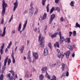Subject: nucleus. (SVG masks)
I'll use <instances>...</instances> for the list:
<instances>
[{
	"label": "nucleus",
	"instance_id": "obj_1",
	"mask_svg": "<svg viewBox=\"0 0 80 80\" xmlns=\"http://www.w3.org/2000/svg\"><path fill=\"white\" fill-rule=\"evenodd\" d=\"M2 16H4L5 13V10H6V7H7V4L5 3L4 0H2Z\"/></svg>",
	"mask_w": 80,
	"mask_h": 80
},
{
	"label": "nucleus",
	"instance_id": "obj_2",
	"mask_svg": "<svg viewBox=\"0 0 80 80\" xmlns=\"http://www.w3.org/2000/svg\"><path fill=\"white\" fill-rule=\"evenodd\" d=\"M41 35H42V34H40V36L38 37V40L39 42V41L40 42V45H41L42 48H43L44 47V43H45V41L43 40H44V38L43 37H41Z\"/></svg>",
	"mask_w": 80,
	"mask_h": 80
},
{
	"label": "nucleus",
	"instance_id": "obj_3",
	"mask_svg": "<svg viewBox=\"0 0 80 80\" xmlns=\"http://www.w3.org/2000/svg\"><path fill=\"white\" fill-rule=\"evenodd\" d=\"M58 34L59 35L60 39L59 41L60 44L63 43L64 40H65V38H64V37L62 36V33H61V32H59Z\"/></svg>",
	"mask_w": 80,
	"mask_h": 80
},
{
	"label": "nucleus",
	"instance_id": "obj_4",
	"mask_svg": "<svg viewBox=\"0 0 80 80\" xmlns=\"http://www.w3.org/2000/svg\"><path fill=\"white\" fill-rule=\"evenodd\" d=\"M34 12V11L33 10V8H31L29 9V14L31 17L32 16L33 13Z\"/></svg>",
	"mask_w": 80,
	"mask_h": 80
},
{
	"label": "nucleus",
	"instance_id": "obj_5",
	"mask_svg": "<svg viewBox=\"0 0 80 80\" xmlns=\"http://www.w3.org/2000/svg\"><path fill=\"white\" fill-rule=\"evenodd\" d=\"M74 48H75V46L73 45L71 46L68 45V48L69 49L70 51H72L74 49Z\"/></svg>",
	"mask_w": 80,
	"mask_h": 80
},
{
	"label": "nucleus",
	"instance_id": "obj_6",
	"mask_svg": "<svg viewBox=\"0 0 80 80\" xmlns=\"http://www.w3.org/2000/svg\"><path fill=\"white\" fill-rule=\"evenodd\" d=\"M25 49V46L22 45L21 46V47L19 48V51L21 52V53L22 54L23 53V50Z\"/></svg>",
	"mask_w": 80,
	"mask_h": 80
},
{
	"label": "nucleus",
	"instance_id": "obj_7",
	"mask_svg": "<svg viewBox=\"0 0 80 80\" xmlns=\"http://www.w3.org/2000/svg\"><path fill=\"white\" fill-rule=\"evenodd\" d=\"M32 55L33 57H34L35 60H37V59H38V54L37 52H34L33 53Z\"/></svg>",
	"mask_w": 80,
	"mask_h": 80
},
{
	"label": "nucleus",
	"instance_id": "obj_8",
	"mask_svg": "<svg viewBox=\"0 0 80 80\" xmlns=\"http://www.w3.org/2000/svg\"><path fill=\"white\" fill-rule=\"evenodd\" d=\"M14 6L13 10V11H15L16 8H17V7H18V2L17 0L16 2L14 3Z\"/></svg>",
	"mask_w": 80,
	"mask_h": 80
},
{
	"label": "nucleus",
	"instance_id": "obj_9",
	"mask_svg": "<svg viewBox=\"0 0 80 80\" xmlns=\"http://www.w3.org/2000/svg\"><path fill=\"white\" fill-rule=\"evenodd\" d=\"M6 30V27H4L3 29V31L2 34L1 33H0V37H4V36H5V35Z\"/></svg>",
	"mask_w": 80,
	"mask_h": 80
},
{
	"label": "nucleus",
	"instance_id": "obj_10",
	"mask_svg": "<svg viewBox=\"0 0 80 80\" xmlns=\"http://www.w3.org/2000/svg\"><path fill=\"white\" fill-rule=\"evenodd\" d=\"M43 52V55H44V56H47V55H48V49L47 48H45Z\"/></svg>",
	"mask_w": 80,
	"mask_h": 80
},
{
	"label": "nucleus",
	"instance_id": "obj_11",
	"mask_svg": "<svg viewBox=\"0 0 80 80\" xmlns=\"http://www.w3.org/2000/svg\"><path fill=\"white\" fill-rule=\"evenodd\" d=\"M58 35V32L55 33L52 35V34L51 33H50L49 35V36H51L52 38L53 39L54 37H56V35Z\"/></svg>",
	"mask_w": 80,
	"mask_h": 80
},
{
	"label": "nucleus",
	"instance_id": "obj_12",
	"mask_svg": "<svg viewBox=\"0 0 80 80\" xmlns=\"http://www.w3.org/2000/svg\"><path fill=\"white\" fill-rule=\"evenodd\" d=\"M65 54L67 58H69V55H70V52L69 51H68L65 53Z\"/></svg>",
	"mask_w": 80,
	"mask_h": 80
},
{
	"label": "nucleus",
	"instance_id": "obj_13",
	"mask_svg": "<svg viewBox=\"0 0 80 80\" xmlns=\"http://www.w3.org/2000/svg\"><path fill=\"white\" fill-rule=\"evenodd\" d=\"M7 61L5 60L4 61V65L2 67V70H5V68H6V64H7Z\"/></svg>",
	"mask_w": 80,
	"mask_h": 80
},
{
	"label": "nucleus",
	"instance_id": "obj_14",
	"mask_svg": "<svg viewBox=\"0 0 80 80\" xmlns=\"http://www.w3.org/2000/svg\"><path fill=\"white\" fill-rule=\"evenodd\" d=\"M47 67H46L44 68H43L41 70L42 72V73H44L45 72H47Z\"/></svg>",
	"mask_w": 80,
	"mask_h": 80
},
{
	"label": "nucleus",
	"instance_id": "obj_15",
	"mask_svg": "<svg viewBox=\"0 0 80 80\" xmlns=\"http://www.w3.org/2000/svg\"><path fill=\"white\" fill-rule=\"evenodd\" d=\"M28 56L27 58L28 60H31V57L30 56V51H29L28 53Z\"/></svg>",
	"mask_w": 80,
	"mask_h": 80
},
{
	"label": "nucleus",
	"instance_id": "obj_16",
	"mask_svg": "<svg viewBox=\"0 0 80 80\" xmlns=\"http://www.w3.org/2000/svg\"><path fill=\"white\" fill-rule=\"evenodd\" d=\"M54 18H55V14H52L50 16V20H53Z\"/></svg>",
	"mask_w": 80,
	"mask_h": 80
},
{
	"label": "nucleus",
	"instance_id": "obj_17",
	"mask_svg": "<svg viewBox=\"0 0 80 80\" xmlns=\"http://www.w3.org/2000/svg\"><path fill=\"white\" fill-rule=\"evenodd\" d=\"M58 51L59 52H58V58H61V57H62V54H61L60 52V50L58 49Z\"/></svg>",
	"mask_w": 80,
	"mask_h": 80
},
{
	"label": "nucleus",
	"instance_id": "obj_18",
	"mask_svg": "<svg viewBox=\"0 0 80 80\" xmlns=\"http://www.w3.org/2000/svg\"><path fill=\"white\" fill-rule=\"evenodd\" d=\"M39 80H42L43 79V78H44V76L42 74H40L39 75Z\"/></svg>",
	"mask_w": 80,
	"mask_h": 80
},
{
	"label": "nucleus",
	"instance_id": "obj_19",
	"mask_svg": "<svg viewBox=\"0 0 80 80\" xmlns=\"http://www.w3.org/2000/svg\"><path fill=\"white\" fill-rule=\"evenodd\" d=\"M27 21L26 20V21L25 23L23 25V28H22L23 30H25V29L26 28V26H27Z\"/></svg>",
	"mask_w": 80,
	"mask_h": 80
},
{
	"label": "nucleus",
	"instance_id": "obj_20",
	"mask_svg": "<svg viewBox=\"0 0 80 80\" xmlns=\"http://www.w3.org/2000/svg\"><path fill=\"white\" fill-rule=\"evenodd\" d=\"M46 17H47V14L46 13H44L42 18V20H45V19L46 18Z\"/></svg>",
	"mask_w": 80,
	"mask_h": 80
},
{
	"label": "nucleus",
	"instance_id": "obj_21",
	"mask_svg": "<svg viewBox=\"0 0 80 80\" xmlns=\"http://www.w3.org/2000/svg\"><path fill=\"white\" fill-rule=\"evenodd\" d=\"M22 28V25L21 24V23H20L19 25L18 29V32H19L20 30V29Z\"/></svg>",
	"mask_w": 80,
	"mask_h": 80
},
{
	"label": "nucleus",
	"instance_id": "obj_22",
	"mask_svg": "<svg viewBox=\"0 0 80 80\" xmlns=\"http://www.w3.org/2000/svg\"><path fill=\"white\" fill-rule=\"evenodd\" d=\"M12 54L11 55L12 58L13 60H15V58H14V56H13V55L14 54V53H13V50H12Z\"/></svg>",
	"mask_w": 80,
	"mask_h": 80
},
{
	"label": "nucleus",
	"instance_id": "obj_23",
	"mask_svg": "<svg viewBox=\"0 0 80 80\" xmlns=\"http://www.w3.org/2000/svg\"><path fill=\"white\" fill-rule=\"evenodd\" d=\"M62 71H64L65 70V64L63 63L62 64Z\"/></svg>",
	"mask_w": 80,
	"mask_h": 80
},
{
	"label": "nucleus",
	"instance_id": "obj_24",
	"mask_svg": "<svg viewBox=\"0 0 80 80\" xmlns=\"http://www.w3.org/2000/svg\"><path fill=\"white\" fill-rule=\"evenodd\" d=\"M47 12H49V4H48L46 7Z\"/></svg>",
	"mask_w": 80,
	"mask_h": 80
},
{
	"label": "nucleus",
	"instance_id": "obj_25",
	"mask_svg": "<svg viewBox=\"0 0 80 80\" xmlns=\"http://www.w3.org/2000/svg\"><path fill=\"white\" fill-rule=\"evenodd\" d=\"M57 64L58 66H60V65H62V63H61V62H60L59 60H58L57 61Z\"/></svg>",
	"mask_w": 80,
	"mask_h": 80
},
{
	"label": "nucleus",
	"instance_id": "obj_26",
	"mask_svg": "<svg viewBox=\"0 0 80 80\" xmlns=\"http://www.w3.org/2000/svg\"><path fill=\"white\" fill-rule=\"evenodd\" d=\"M47 0H42V4L43 6L45 5V4Z\"/></svg>",
	"mask_w": 80,
	"mask_h": 80
},
{
	"label": "nucleus",
	"instance_id": "obj_27",
	"mask_svg": "<svg viewBox=\"0 0 80 80\" xmlns=\"http://www.w3.org/2000/svg\"><path fill=\"white\" fill-rule=\"evenodd\" d=\"M3 74H2L0 77V80H3Z\"/></svg>",
	"mask_w": 80,
	"mask_h": 80
},
{
	"label": "nucleus",
	"instance_id": "obj_28",
	"mask_svg": "<svg viewBox=\"0 0 80 80\" xmlns=\"http://www.w3.org/2000/svg\"><path fill=\"white\" fill-rule=\"evenodd\" d=\"M54 9H55L54 8V7H52L51 9V10L50 11V13H52L53 12V11H54Z\"/></svg>",
	"mask_w": 80,
	"mask_h": 80
},
{
	"label": "nucleus",
	"instance_id": "obj_29",
	"mask_svg": "<svg viewBox=\"0 0 80 80\" xmlns=\"http://www.w3.org/2000/svg\"><path fill=\"white\" fill-rule=\"evenodd\" d=\"M77 34V32L76 31H74L73 32V36H75Z\"/></svg>",
	"mask_w": 80,
	"mask_h": 80
},
{
	"label": "nucleus",
	"instance_id": "obj_30",
	"mask_svg": "<svg viewBox=\"0 0 80 80\" xmlns=\"http://www.w3.org/2000/svg\"><path fill=\"white\" fill-rule=\"evenodd\" d=\"M48 47L50 48V49H52V45H51V43L49 42L48 44Z\"/></svg>",
	"mask_w": 80,
	"mask_h": 80
},
{
	"label": "nucleus",
	"instance_id": "obj_31",
	"mask_svg": "<svg viewBox=\"0 0 80 80\" xmlns=\"http://www.w3.org/2000/svg\"><path fill=\"white\" fill-rule=\"evenodd\" d=\"M70 5L71 7H73V6H74V5H73V2L71 1L70 3Z\"/></svg>",
	"mask_w": 80,
	"mask_h": 80
},
{
	"label": "nucleus",
	"instance_id": "obj_32",
	"mask_svg": "<svg viewBox=\"0 0 80 80\" xmlns=\"http://www.w3.org/2000/svg\"><path fill=\"white\" fill-rule=\"evenodd\" d=\"M70 38H67L66 39V40L68 41L67 42L68 43L70 42Z\"/></svg>",
	"mask_w": 80,
	"mask_h": 80
},
{
	"label": "nucleus",
	"instance_id": "obj_33",
	"mask_svg": "<svg viewBox=\"0 0 80 80\" xmlns=\"http://www.w3.org/2000/svg\"><path fill=\"white\" fill-rule=\"evenodd\" d=\"M56 45L57 46V47L58 48H59V42H56Z\"/></svg>",
	"mask_w": 80,
	"mask_h": 80
},
{
	"label": "nucleus",
	"instance_id": "obj_34",
	"mask_svg": "<svg viewBox=\"0 0 80 80\" xmlns=\"http://www.w3.org/2000/svg\"><path fill=\"white\" fill-rule=\"evenodd\" d=\"M4 46H5V44L3 43L2 45V46H1V49L3 50V48H4Z\"/></svg>",
	"mask_w": 80,
	"mask_h": 80
},
{
	"label": "nucleus",
	"instance_id": "obj_35",
	"mask_svg": "<svg viewBox=\"0 0 80 80\" xmlns=\"http://www.w3.org/2000/svg\"><path fill=\"white\" fill-rule=\"evenodd\" d=\"M12 19H13V15H12L11 17V18L10 19L9 22H10L12 20Z\"/></svg>",
	"mask_w": 80,
	"mask_h": 80
},
{
	"label": "nucleus",
	"instance_id": "obj_36",
	"mask_svg": "<svg viewBox=\"0 0 80 80\" xmlns=\"http://www.w3.org/2000/svg\"><path fill=\"white\" fill-rule=\"evenodd\" d=\"M56 9L57 11L58 12H60V8L58 7L56 8Z\"/></svg>",
	"mask_w": 80,
	"mask_h": 80
},
{
	"label": "nucleus",
	"instance_id": "obj_37",
	"mask_svg": "<svg viewBox=\"0 0 80 80\" xmlns=\"http://www.w3.org/2000/svg\"><path fill=\"white\" fill-rule=\"evenodd\" d=\"M36 11L35 12L34 15H35L36 14H37V12H38V9L37 8H36Z\"/></svg>",
	"mask_w": 80,
	"mask_h": 80
},
{
	"label": "nucleus",
	"instance_id": "obj_38",
	"mask_svg": "<svg viewBox=\"0 0 80 80\" xmlns=\"http://www.w3.org/2000/svg\"><path fill=\"white\" fill-rule=\"evenodd\" d=\"M66 76L67 77H68L69 76V72H68V71H67L66 73Z\"/></svg>",
	"mask_w": 80,
	"mask_h": 80
},
{
	"label": "nucleus",
	"instance_id": "obj_39",
	"mask_svg": "<svg viewBox=\"0 0 80 80\" xmlns=\"http://www.w3.org/2000/svg\"><path fill=\"white\" fill-rule=\"evenodd\" d=\"M4 22V20L3 19V18H2L1 21V24H3V23Z\"/></svg>",
	"mask_w": 80,
	"mask_h": 80
},
{
	"label": "nucleus",
	"instance_id": "obj_40",
	"mask_svg": "<svg viewBox=\"0 0 80 80\" xmlns=\"http://www.w3.org/2000/svg\"><path fill=\"white\" fill-rule=\"evenodd\" d=\"M10 80H13V76H11L10 78H9Z\"/></svg>",
	"mask_w": 80,
	"mask_h": 80
},
{
	"label": "nucleus",
	"instance_id": "obj_41",
	"mask_svg": "<svg viewBox=\"0 0 80 80\" xmlns=\"http://www.w3.org/2000/svg\"><path fill=\"white\" fill-rule=\"evenodd\" d=\"M30 6L31 7V8H33V7H33V3L32 2H31Z\"/></svg>",
	"mask_w": 80,
	"mask_h": 80
},
{
	"label": "nucleus",
	"instance_id": "obj_42",
	"mask_svg": "<svg viewBox=\"0 0 80 80\" xmlns=\"http://www.w3.org/2000/svg\"><path fill=\"white\" fill-rule=\"evenodd\" d=\"M55 2L56 3H57L59 2V0H55Z\"/></svg>",
	"mask_w": 80,
	"mask_h": 80
},
{
	"label": "nucleus",
	"instance_id": "obj_43",
	"mask_svg": "<svg viewBox=\"0 0 80 80\" xmlns=\"http://www.w3.org/2000/svg\"><path fill=\"white\" fill-rule=\"evenodd\" d=\"M1 54L2 55L3 54V49H1L0 50Z\"/></svg>",
	"mask_w": 80,
	"mask_h": 80
},
{
	"label": "nucleus",
	"instance_id": "obj_44",
	"mask_svg": "<svg viewBox=\"0 0 80 80\" xmlns=\"http://www.w3.org/2000/svg\"><path fill=\"white\" fill-rule=\"evenodd\" d=\"M49 76V75H48V74L47 73V72L46 71V75H45L46 77H47L48 76Z\"/></svg>",
	"mask_w": 80,
	"mask_h": 80
},
{
	"label": "nucleus",
	"instance_id": "obj_45",
	"mask_svg": "<svg viewBox=\"0 0 80 80\" xmlns=\"http://www.w3.org/2000/svg\"><path fill=\"white\" fill-rule=\"evenodd\" d=\"M69 37H71V35H72V34L73 33V32H69Z\"/></svg>",
	"mask_w": 80,
	"mask_h": 80
},
{
	"label": "nucleus",
	"instance_id": "obj_46",
	"mask_svg": "<svg viewBox=\"0 0 80 80\" xmlns=\"http://www.w3.org/2000/svg\"><path fill=\"white\" fill-rule=\"evenodd\" d=\"M12 41H10L9 42V43L8 44V45L9 46H11V45H12Z\"/></svg>",
	"mask_w": 80,
	"mask_h": 80
},
{
	"label": "nucleus",
	"instance_id": "obj_47",
	"mask_svg": "<svg viewBox=\"0 0 80 80\" xmlns=\"http://www.w3.org/2000/svg\"><path fill=\"white\" fill-rule=\"evenodd\" d=\"M10 62H11V60H8V65H10Z\"/></svg>",
	"mask_w": 80,
	"mask_h": 80
},
{
	"label": "nucleus",
	"instance_id": "obj_48",
	"mask_svg": "<svg viewBox=\"0 0 80 80\" xmlns=\"http://www.w3.org/2000/svg\"><path fill=\"white\" fill-rule=\"evenodd\" d=\"M26 35V33H24L23 34V37H25V36Z\"/></svg>",
	"mask_w": 80,
	"mask_h": 80
},
{
	"label": "nucleus",
	"instance_id": "obj_49",
	"mask_svg": "<svg viewBox=\"0 0 80 80\" xmlns=\"http://www.w3.org/2000/svg\"><path fill=\"white\" fill-rule=\"evenodd\" d=\"M55 65H56V63H53L52 65V66L53 67H54L55 66Z\"/></svg>",
	"mask_w": 80,
	"mask_h": 80
},
{
	"label": "nucleus",
	"instance_id": "obj_50",
	"mask_svg": "<svg viewBox=\"0 0 80 80\" xmlns=\"http://www.w3.org/2000/svg\"><path fill=\"white\" fill-rule=\"evenodd\" d=\"M72 57H73V58H74L75 57V53H73L72 55Z\"/></svg>",
	"mask_w": 80,
	"mask_h": 80
},
{
	"label": "nucleus",
	"instance_id": "obj_51",
	"mask_svg": "<svg viewBox=\"0 0 80 80\" xmlns=\"http://www.w3.org/2000/svg\"><path fill=\"white\" fill-rule=\"evenodd\" d=\"M8 77L10 78V76H11V74L10 73H9L8 75Z\"/></svg>",
	"mask_w": 80,
	"mask_h": 80
},
{
	"label": "nucleus",
	"instance_id": "obj_52",
	"mask_svg": "<svg viewBox=\"0 0 80 80\" xmlns=\"http://www.w3.org/2000/svg\"><path fill=\"white\" fill-rule=\"evenodd\" d=\"M60 21H61V22H63V19L62 17H61L60 18Z\"/></svg>",
	"mask_w": 80,
	"mask_h": 80
},
{
	"label": "nucleus",
	"instance_id": "obj_53",
	"mask_svg": "<svg viewBox=\"0 0 80 80\" xmlns=\"http://www.w3.org/2000/svg\"><path fill=\"white\" fill-rule=\"evenodd\" d=\"M15 33V30H12V33L13 34Z\"/></svg>",
	"mask_w": 80,
	"mask_h": 80
},
{
	"label": "nucleus",
	"instance_id": "obj_54",
	"mask_svg": "<svg viewBox=\"0 0 80 80\" xmlns=\"http://www.w3.org/2000/svg\"><path fill=\"white\" fill-rule=\"evenodd\" d=\"M47 29V26H46L45 27H44V30H46Z\"/></svg>",
	"mask_w": 80,
	"mask_h": 80
},
{
	"label": "nucleus",
	"instance_id": "obj_55",
	"mask_svg": "<svg viewBox=\"0 0 80 80\" xmlns=\"http://www.w3.org/2000/svg\"><path fill=\"white\" fill-rule=\"evenodd\" d=\"M64 75L65 74H64V73L62 74L61 77V78H63V76H64Z\"/></svg>",
	"mask_w": 80,
	"mask_h": 80
},
{
	"label": "nucleus",
	"instance_id": "obj_56",
	"mask_svg": "<svg viewBox=\"0 0 80 80\" xmlns=\"http://www.w3.org/2000/svg\"><path fill=\"white\" fill-rule=\"evenodd\" d=\"M25 29H23L20 31V33L21 34L22 33V32H23V30H24Z\"/></svg>",
	"mask_w": 80,
	"mask_h": 80
},
{
	"label": "nucleus",
	"instance_id": "obj_57",
	"mask_svg": "<svg viewBox=\"0 0 80 80\" xmlns=\"http://www.w3.org/2000/svg\"><path fill=\"white\" fill-rule=\"evenodd\" d=\"M47 77L48 79H50V76H47Z\"/></svg>",
	"mask_w": 80,
	"mask_h": 80
},
{
	"label": "nucleus",
	"instance_id": "obj_58",
	"mask_svg": "<svg viewBox=\"0 0 80 80\" xmlns=\"http://www.w3.org/2000/svg\"><path fill=\"white\" fill-rule=\"evenodd\" d=\"M12 75L13 76H14L15 75V73L14 72L12 73Z\"/></svg>",
	"mask_w": 80,
	"mask_h": 80
},
{
	"label": "nucleus",
	"instance_id": "obj_59",
	"mask_svg": "<svg viewBox=\"0 0 80 80\" xmlns=\"http://www.w3.org/2000/svg\"><path fill=\"white\" fill-rule=\"evenodd\" d=\"M9 72H10V73H12L13 72V71H12V70H11L10 71H9Z\"/></svg>",
	"mask_w": 80,
	"mask_h": 80
},
{
	"label": "nucleus",
	"instance_id": "obj_60",
	"mask_svg": "<svg viewBox=\"0 0 80 80\" xmlns=\"http://www.w3.org/2000/svg\"><path fill=\"white\" fill-rule=\"evenodd\" d=\"M34 31L35 32H37V28H35L34 29Z\"/></svg>",
	"mask_w": 80,
	"mask_h": 80
},
{
	"label": "nucleus",
	"instance_id": "obj_61",
	"mask_svg": "<svg viewBox=\"0 0 80 80\" xmlns=\"http://www.w3.org/2000/svg\"><path fill=\"white\" fill-rule=\"evenodd\" d=\"M8 59V57H7L5 59V60H7Z\"/></svg>",
	"mask_w": 80,
	"mask_h": 80
},
{
	"label": "nucleus",
	"instance_id": "obj_62",
	"mask_svg": "<svg viewBox=\"0 0 80 80\" xmlns=\"http://www.w3.org/2000/svg\"><path fill=\"white\" fill-rule=\"evenodd\" d=\"M52 21H53V20H50V21L49 22V24H51V23H52Z\"/></svg>",
	"mask_w": 80,
	"mask_h": 80
},
{
	"label": "nucleus",
	"instance_id": "obj_63",
	"mask_svg": "<svg viewBox=\"0 0 80 80\" xmlns=\"http://www.w3.org/2000/svg\"><path fill=\"white\" fill-rule=\"evenodd\" d=\"M8 51V49H7V48H6L5 49V52L6 53H7V52Z\"/></svg>",
	"mask_w": 80,
	"mask_h": 80
},
{
	"label": "nucleus",
	"instance_id": "obj_64",
	"mask_svg": "<svg viewBox=\"0 0 80 80\" xmlns=\"http://www.w3.org/2000/svg\"><path fill=\"white\" fill-rule=\"evenodd\" d=\"M25 77L26 78H28L29 76H28V75L27 74V75H26Z\"/></svg>",
	"mask_w": 80,
	"mask_h": 80
}]
</instances>
